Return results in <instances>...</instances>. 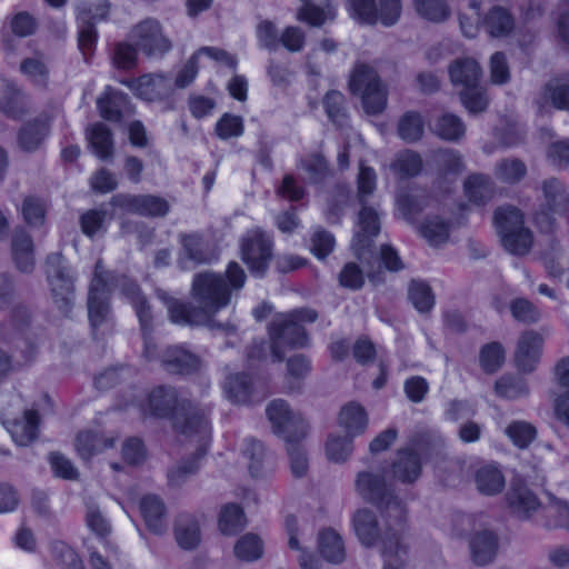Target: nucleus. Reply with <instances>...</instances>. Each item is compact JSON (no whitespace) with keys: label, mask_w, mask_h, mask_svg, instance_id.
<instances>
[{"label":"nucleus","mask_w":569,"mask_h":569,"mask_svg":"<svg viewBox=\"0 0 569 569\" xmlns=\"http://www.w3.org/2000/svg\"><path fill=\"white\" fill-rule=\"evenodd\" d=\"M39 415L34 410H27L21 419L8 426V430L18 446H28L38 437Z\"/></svg>","instance_id":"29"},{"label":"nucleus","mask_w":569,"mask_h":569,"mask_svg":"<svg viewBox=\"0 0 569 569\" xmlns=\"http://www.w3.org/2000/svg\"><path fill=\"white\" fill-rule=\"evenodd\" d=\"M496 392L507 399H518L528 395V386L520 377L503 376L495 386Z\"/></svg>","instance_id":"54"},{"label":"nucleus","mask_w":569,"mask_h":569,"mask_svg":"<svg viewBox=\"0 0 569 569\" xmlns=\"http://www.w3.org/2000/svg\"><path fill=\"white\" fill-rule=\"evenodd\" d=\"M543 339L536 331L527 330L518 339L515 351L516 366L523 372L535 370L542 351Z\"/></svg>","instance_id":"17"},{"label":"nucleus","mask_w":569,"mask_h":569,"mask_svg":"<svg viewBox=\"0 0 569 569\" xmlns=\"http://www.w3.org/2000/svg\"><path fill=\"white\" fill-rule=\"evenodd\" d=\"M351 17L360 23L373 26L378 22V9L375 0H351Z\"/></svg>","instance_id":"61"},{"label":"nucleus","mask_w":569,"mask_h":569,"mask_svg":"<svg viewBox=\"0 0 569 569\" xmlns=\"http://www.w3.org/2000/svg\"><path fill=\"white\" fill-rule=\"evenodd\" d=\"M536 103L540 110L552 106L569 111V83L559 78L549 80L539 93Z\"/></svg>","instance_id":"25"},{"label":"nucleus","mask_w":569,"mask_h":569,"mask_svg":"<svg viewBox=\"0 0 569 569\" xmlns=\"http://www.w3.org/2000/svg\"><path fill=\"white\" fill-rule=\"evenodd\" d=\"M107 212L103 210H88L80 218V224L82 232L92 238L99 232H104V221Z\"/></svg>","instance_id":"63"},{"label":"nucleus","mask_w":569,"mask_h":569,"mask_svg":"<svg viewBox=\"0 0 569 569\" xmlns=\"http://www.w3.org/2000/svg\"><path fill=\"white\" fill-rule=\"evenodd\" d=\"M351 248L358 260L367 267L370 276L372 261L377 259L373 251V238L380 232V217L373 207L361 203Z\"/></svg>","instance_id":"8"},{"label":"nucleus","mask_w":569,"mask_h":569,"mask_svg":"<svg viewBox=\"0 0 569 569\" xmlns=\"http://www.w3.org/2000/svg\"><path fill=\"white\" fill-rule=\"evenodd\" d=\"M273 431L287 442L300 441L307 436L308 422L298 411H292L282 399H276L266 409Z\"/></svg>","instance_id":"10"},{"label":"nucleus","mask_w":569,"mask_h":569,"mask_svg":"<svg viewBox=\"0 0 569 569\" xmlns=\"http://www.w3.org/2000/svg\"><path fill=\"white\" fill-rule=\"evenodd\" d=\"M148 406L152 416L170 419L173 429L181 436L198 435L206 440L211 432L208 419L210 408L183 397L173 387L154 388L149 393Z\"/></svg>","instance_id":"3"},{"label":"nucleus","mask_w":569,"mask_h":569,"mask_svg":"<svg viewBox=\"0 0 569 569\" xmlns=\"http://www.w3.org/2000/svg\"><path fill=\"white\" fill-rule=\"evenodd\" d=\"M174 532L178 545L183 549H193L200 542L199 523L191 516H180Z\"/></svg>","instance_id":"40"},{"label":"nucleus","mask_w":569,"mask_h":569,"mask_svg":"<svg viewBox=\"0 0 569 569\" xmlns=\"http://www.w3.org/2000/svg\"><path fill=\"white\" fill-rule=\"evenodd\" d=\"M131 38L148 57H162L172 49L171 40L163 33L158 20L146 19L134 26Z\"/></svg>","instance_id":"13"},{"label":"nucleus","mask_w":569,"mask_h":569,"mask_svg":"<svg viewBox=\"0 0 569 569\" xmlns=\"http://www.w3.org/2000/svg\"><path fill=\"white\" fill-rule=\"evenodd\" d=\"M263 543L259 536L247 533L234 546V555L243 561H253L261 557Z\"/></svg>","instance_id":"50"},{"label":"nucleus","mask_w":569,"mask_h":569,"mask_svg":"<svg viewBox=\"0 0 569 569\" xmlns=\"http://www.w3.org/2000/svg\"><path fill=\"white\" fill-rule=\"evenodd\" d=\"M188 438L197 442V450L190 459L182 460L180 463L169 470L168 480L172 487L181 486L190 476L198 471L199 460L204 457L207 447L210 441V435L206 440L200 439L198 435H193L192 437Z\"/></svg>","instance_id":"18"},{"label":"nucleus","mask_w":569,"mask_h":569,"mask_svg":"<svg viewBox=\"0 0 569 569\" xmlns=\"http://www.w3.org/2000/svg\"><path fill=\"white\" fill-rule=\"evenodd\" d=\"M110 204L127 212L143 217H164L170 209L164 198L154 194L118 193L110 200Z\"/></svg>","instance_id":"14"},{"label":"nucleus","mask_w":569,"mask_h":569,"mask_svg":"<svg viewBox=\"0 0 569 569\" xmlns=\"http://www.w3.org/2000/svg\"><path fill=\"white\" fill-rule=\"evenodd\" d=\"M87 138L94 154L107 160L113 156V138L110 129L102 122L92 124L87 130Z\"/></svg>","instance_id":"32"},{"label":"nucleus","mask_w":569,"mask_h":569,"mask_svg":"<svg viewBox=\"0 0 569 569\" xmlns=\"http://www.w3.org/2000/svg\"><path fill=\"white\" fill-rule=\"evenodd\" d=\"M318 550L330 563L339 565L346 559V549L341 536L333 529L322 530L318 537Z\"/></svg>","instance_id":"31"},{"label":"nucleus","mask_w":569,"mask_h":569,"mask_svg":"<svg viewBox=\"0 0 569 569\" xmlns=\"http://www.w3.org/2000/svg\"><path fill=\"white\" fill-rule=\"evenodd\" d=\"M303 4L297 11V20L311 27H321L332 21L336 11L330 0H300Z\"/></svg>","instance_id":"19"},{"label":"nucleus","mask_w":569,"mask_h":569,"mask_svg":"<svg viewBox=\"0 0 569 569\" xmlns=\"http://www.w3.org/2000/svg\"><path fill=\"white\" fill-rule=\"evenodd\" d=\"M353 445L352 439L345 436L332 435L328 438L326 443V453L330 461L343 462L352 453Z\"/></svg>","instance_id":"53"},{"label":"nucleus","mask_w":569,"mask_h":569,"mask_svg":"<svg viewBox=\"0 0 569 569\" xmlns=\"http://www.w3.org/2000/svg\"><path fill=\"white\" fill-rule=\"evenodd\" d=\"M435 132L445 140L458 141L463 137L466 127L460 118L451 113H446L436 122Z\"/></svg>","instance_id":"48"},{"label":"nucleus","mask_w":569,"mask_h":569,"mask_svg":"<svg viewBox=\"0 0 569 569\" xmlns=\"http://www.w3.org/2000/svg\"><path fill=\"white\" fill-rule=\"evenodd\" d=\"M46 274L54 303L67 315L74 301V284L73 277L60 253L48 256Z\"/></svg>","instance_id":"9"},{"label":"nucleus","mask_w":569,"mask_h":569,"mask_svg":"<svg viewBox=\"0 0 569 569\" xmlns=\"http://www.w3.org/2000/svg\"><path fill=\"white\" fill-rule=\"evenodd\" d=\"M416 12L432 22H442L450 16V9L443 0H413Z\"/></svg>","instance_id":"47"},{"label":"nucleus","mask_w":569,"mask_h":569,"mask_svg":"<svg viewBox=\"0 0 569 569\" xmlns=\"http://www.w3.org/2000/svg\"><path fill=\"white\" fill-rule=\"evenodd\" d=\"M421 168V157L411 150L400 152L391 164V169L401 178L416 176Z\"/></svg>","instance_id":"51"},{"label":"nucleus","mask_w":569,"mask_h":569,"mask_svg":"<svg viewBox=\"0 0 569 569\" xmlns=\"http://www.w3.org/2000/svg\"><path fill=\"white\" fill-rule=\"evenodd\" d=\"M112 446L113 439H103L100 435L92 431L80 432L76 439L78 455L84 460Z\"/></svg>","instance_id":"41"},{"label":"nucleus","mask_w":569,"mask_h":569,"mask_svg":"<svg viewBox=\"0 0 569 569\" xmlns=\"http://www.w3.org/2000/svg\"><path fill=\"white\" fill-rule=\"evenodd\" d=\"M243 130V120L240 116L224 113L216 123V133L222 140L240 137Z\"/></svg>","instance_id":"59"},{"label":"nucleus","mask_w":569,"mask_h":569,"mask_svg":"<svg viewBox=\"0 0 569 569\" xmlns=\"http://www.w3.org/2000/svg\"><path fill=\"white\" fill-rule=\"evenodd\" d=\"M542 192L548 210L556 214L569 211V191L565 183L557 178H549L542 182Z\"/></svg>","instance_id":"28"},{"label":"nucleus","mask_w":569,"mask_h":569,"mask_svg":"<svg viewBox=\"0 0 569 569\" xmlns=\"http://www.w3.org/2000/svg\"><path fill=\"white\" fill-rule=\"evenodd\" d=\"M241 252L250 271L262 277L272 258V240L260 229L251 230L242 240Z\"/></svg>","instance_id":"12"},{"label":"nucleus","mask_w":569,"mask_h":569,"mask_svg":"<svg viewBox=\"0 0 569 569\" xmlns=\"http://www.w3.org/2000/svg\"><path fill=\"white\" fill-rule=\"evenodd\" d=\"M223 391L230 401L234 403H247L252 392L251 379L244 373L230 375L223 383Z\"/></svg>","instance_id":"38"},{"label":"nucleus","mask_w":569,"mask_h":569,"mask_svg":"<svg viewBox=\"0 0 569 569\" xmlns=\"http://www.w3.org/2000/svg\"><path fill=\"white\" fill-rule=\"evenodd\" d=\"M127 293L131 299V303L140 321L141 331L146 332V330H151L152 316L150 306L148 305L146 298L140 293L139 287L134 283H130Z\"/></svg>","instance_id":"55"},{"label":"nucleus","mask_w":569,"mask_h":569,"mask_svg":"<svg viewBox=\"0 0 569 569\" xmlns=\"http://www.w3.org/2000/svg\"><path fill=\"white\" fill-rule=\"evenodd\" d=\"M299 166L307 173L308 180L312 183L322 181L328 174L327 161L318 153L302 158Z\"/></svg>","instance_id":"58"},{"label":"nucleus","mask_w":569,"mask_h":569,"mask_svg":"<svg viewBox=\"0 0 569 569\" xmlns=\"http://www.w3.org/2000/svg\"><path fill=\"white\" fill-rule=\"evenodd\" d=\"M505 361V349L499 342H490L481 348L480 366L487 373L496 372Z\"/></svg>","instance_id":"56"},{"label":"nucleus","mask_w":569,"mask_h":569,"mask_svg":"<svg viewBox=\"0 0 569 569\" xmlns=\"http://www.w3.org/2000/svg\"><path fill=\"white\" fill-rule=\"evenodd\" d=\"M449 74L453 84H460L467 88L478 84L481 69L479 63L473 59H457L449 67Z\"/></svg>","instance_id":"33"},{"label":"nucleus","mask_w":569,"mask_h":569,"mask_svg":"<svg viewBox=\"0 0 569 569\" xmlns=\"http://www.w3.org/2000/svg\"><path fill=\"white\" fill-rule=\"evenodd\" d=\"M476 483L481 493L492 496L503 489L505 477L498 467L486 465L477 470Z\"/></svg>","instance_id":"39"},{"label":"nucleus","mask_w":569,"mask_h":569,"mask_svg":"<svg viewBox=\"0 0 569 569\" xmlns=\"http://www.w3.org/2000/svg\"><path fill=\"white\" fill-rule=\"evenodd\" d=\"M162 368L172 375H192L201 370L199 356L181 346L168 347L160 357Z\"/></svg>","instance_id":"15"},{"label":"nucleus","mask_w":569,"mask_h":569,"mask_svg":"<svg viewBox=\"0 0 569 569\" xmlns=\"http://www.w3.org/2000/svg\"><path fill=\"white\" fill-rule=\"evenodd\" d=\"M421 468V460L417 452L411 449H401L392 462L391 472L395 479L403 483H412L420 477Z\"/></svg>","instance_id":"21"},{"label":"nucleus","mask_w":569,"mask_h":569,"mask_svg":"<svg viewBox=\"0 0 569 569\" xmlns=\"http://www.w3.org/2000/svg\"><path fill=\"white\" fill-rule=\"evenodd\" d=\"M270 348L274 361H282L284 358V347L305 348L309 343V338L302 325L282 315L274 319L269 328Z\"/></svg>","instance_id":"11"},{"label":"nucleus","mask_w":569,"mask_h":569,"mask_svg":"<svg viewBox=\"0 0 569 569\" xmlns=\"http://www.w3.org/2000/svg\"><path fill=\"white\" fill-rule=\"evenodd\" d=\"M408 297L419 312H428L435 305L431 288L422 281H412L409 286Z\"/></svg>","instance_id":"52"},{"label":"nucleus","mask_w":569,"mask_h":569,"mask_svg":"<svg viewBox=\"0 0 569 569\" xmlns=\"http://www.w3.org/2000/svg\"><path fill=\"white\" fill-rule=\"evenodd\" d=\"M527 173L526 164L517 158H506L496 163L495 176L505 183H517Z\"/></svg>","instance_id":"45"},{"label":"nucleus","mask_w":569,"mask_h":569,"mask_svg":"<svg viewBox=\"0 0 569 569\" xmlns=\"http://www.w3.org/2000/svg\"><path fill=\"white\" fill-rule=\"evenodd\" d=\"M465 193L475 204L483 206L493 197V184L487 176L471 174L465 181Z\"/></svg>","instance_id":"35"},{"label":"nucleus","mask_w":569,"mask_h":569,"mask_svg":"<svg viewBox=\"0 0 569 569\" xmlns=\"http://www.w3.org/2000/svg\"><path fill=\"white\" fill-rule=\"evenodd\" d=\"M485 28L491 37H505L515 27L512 14L503 7H493L485 18Z\"/></svg>","instance_id":"36"},{"label":"nucleus","mask_w":569,"mask_h":569,"mask_svg":"<svg viewBox=\"0 0 569 569\" xmlns=\"http://www.w3.org/2000/svg\"><path fill=\"white\" fill-rule=\"evenodd\" d=\"M50 132V119L48 117L37 118L27 122L19 131V147L27 151L38 150Z\"/></svg>","instance_id":"23"},{"label":"nucleus","mask_w":569,"mask_h":569,"mask_svg":"<svg viewBox=\"0 0 569 569\" xmlns=\"http://www.w3.org/2000/svg\"><path fill=\"white\" fill-rule=\"evenodd\" d=\"M507 503L510 512L520 520L530 519L541 507L536 493L520 481L511 483Z\"/></svg>","instance_id":"16"},{"label":"nucleus","mask_w":569,"mask_h":569,"mask_svg":"<svg viewBox=\"0 0 569 569\" xmlns=\"http://www.w3.org/2000/svg\"><path fill=\"white\" fill-rule=\"evenodd\" d=\"M338 422L346 431V436L353 439L366 431L369 418L366 409L360 403L351 401L340 409Z\"/></svg>","instance_id":"20"},{"label":"nucleus","mask_w":569,"mask_h":569,"mask_svg":"<svg viewBox=\"0 0 569 569\" xmlns=\"http://www.w3.org/2000/svg\"><path fill=\"white\" fill-rule=\"evenodd\" d=\"M493 221L507 251L518 256L529 252L533 242L532 232L523 226V217L517 208L511 206L498 208L495 211Z\"/></svg>","instance_id":"6"},{"label":"nucleus","mask_w":569,"mask_h":569,"mask_svg":"<svg viewBox=\"0 0 569 569\" xmlns=\"http://www.w3.org/2000/svg\"><path fill=\"white\" fill-rule=\"evenodd\" d=\"M419 231L431 246H440L449 238V223L438 216L428 217Z\"/></svg>","instance_id":"44"},{"label":"nucleus","mask_w":569,"mask_h":569,"mask_svg":"<svg viewBox=\"0 0 569 569\" xmlns=\"http://www.w3.org/2000/svg\"><path fill=\"white\" fill-rule=\"evenodd\" d=\"M110 3L108 0H99L96 3L80 1L76 6L79 24H96L107 18Z\"/></svg>","instance_id":"43"},{"label":"nucleus","mask_w":569,"mask_h":569,"mask_svg":"<svg viewBox=\"0 0 569 569\" xmlns=\"http://www.w3.org/2000/svg\"><path fill=\"white\" fill-rule=\"evenodd\" d=\"M435 160L445 173L458 174L465 169L461 154L453 149H442L437 151Z\"/></svg>","instance_id":"62"},{"label":"nucleus","mask_w":569,"mask_h":569,"mask_svg":"<svg viewBox=\"0 0 569 569\" xmlns=\"http://www.w3.org/2000/svg\"><path fill=\"white\" fill-rule=\"evenodd\" d=\"M140 511L148 528L154 533H162L166 529V511L162 501L153 495L144 496L140 501Z\"/></svg>","instance_id":"34"},{"label":"nucleus","mask_w":569,"mask_h":569,"mask_svg":"<svg viewBox=\"0 0 569 569\" xmlns=\"http://www.w3.org/2000/svg\"><path fill=\"white\" fill-rule=\"evenodd\" d=\"M246 526L242 509L236 503L226 505L220 512L219 529L226 536H233Z\"/></svg>","instance_id":"42"},{"label":"nucleus","mask_w":569,"mask_h":569,"mask_svg":"<svg viewBox=\"0 0 569 569\" xmlns=\"http://www.w3.org/2000/svg\"><path fill=\"white\" fill-rule=\"evenodd\" d=\"M243 453L249 459L248 468L252 477H260L273 467L271 458L267 456L260 441L254 439L247 440Z\"/></svg>","instance_id":"37"},{"label":"nucleus","mask_w":569,"mask_h":569,"mask_svg":"<svg viewBox=\"0 0 569 569\" xmlns=\"http://www.w3.org/2000/svg\"><path fill=\"white\" fill-rule=\"evenodd\" d=\"M355 489L362 500L377 506L387 519L395 517L397 523L407 519L406 506L390 490L383 472L370 470L358 472L355 479Z\"/></svg>","instance_id":"4"},{"label":"nucleus","mask_w":569,"mask_h":569,"mask_svg":"<svg viewBox=\"0 0 569 569\" xmlns=\"http://www.w3.org/2000/svg\"><path fill=\"white\" fill-rule=\"evenodd\" d=\"M100 116L109 121H120L123 113L130 111L129 98L126 93L107 90L97 101Z\"/></svg>","instance_id":"30"},{"label":"nucleus","mask_w":569,"mask_h":569,"mask_svg":"<svg viewBox=\"0 0 569 569\" xmlns=\"http://www.w3.org/2000/svg\"><path fill=\"white\" fill-rule=\"evenodd\" d=\"M257 39L259 46L269 51H274L279 47V33L276 24L272 21L263 20L257 26Z\"/></svg>","instance_id":"64"},{"label":"nucleus","mask_w":569,"mask_h":569,"mask_svg":"<svg viewBox=\"0 0 569 569\" xmlns=\"http://www.w3.org/2000/svg\"><path fill=\"white\" fill-rule=\"evenodd\" d=\"M323 108L328 118L337 126L343 127L347 123V112L345 107V97L337 90L327 92L323 98Z\"/></svg>","instance_id":"49"},{"label":"nucleus","mask_w":569,"mask_h":569,"mask_svg":"<svg viewBox=\"0 0 569 569\" xmlns=\"http://www.w3.org/2000/svg\"><path fill=\"white\" fill-rule=\"evenodd\" d=\"M381 516L385 521L383 528L375 511L369 508L358 509L352 516L353 531L363 547H379L381 569H405L410 549L405 537L406 519L397 523L395 517L387 519Z\"/></svg>","instance_id":"2"},{"label":"nucleus","mask_w":569,"mask_h":569,"mask_svg":"<svg viewBox=\"0 0 569 569\" xmlns=\"http://www.w3.org/2000/svg\"><path fill=\"white\" fill-rule=\"evenodd\" d=\"M398 134L408 143L418 141L423 134V122L421 116L415 111L406 112L399 119Z\"/></svg>","instance_id":"46"},{"label":"nucleus","mask_w":569,"mask_h":569,"mask_svg":"<svg viewBox=\"0 0 569 569\" xmlns=\"http://www.w3.org/2000/svg\"><path fill=\"white\" fill-rule=\"evenodd\" d=\"M228 283L220 273H197L192 281L191 295L198 306L180 301L162 289L157 297L168 309L170 320L183 326H213L212 316L230 302L231 289L243 287L246 273L237 262H230L226 271Z\"/></svg>","instance_id":"1"},{"label":"nucleus","mask_w":569,"mask_h":569,"mask_svg":"<svg viewBox=\"0 0 569 569\" xmlns=\"http://www.w3.org/2000/svg\"><path fill=\"white\" fill-rule=\"evenodd\" d=\"M11 253L16 267L29 273L34 268L33 242L23 229H16L11 240Z\"/></svg>","instance_id":"24"},{"label":"nucleus","mask_w":569,"mask_h":569,"mask_svg":"<svg viewBox=\"0 0 569 569\" xmlns=\"http://www.w3.org/2000/svg\"><path fill=\"white\" fill-rule=\"evenodd\" d=\"M110 290L109 274L103 271L102 262L98 261L88 296V317L94 333L103 335L112 328L108 303Z\"/></svg>","instance_id":"7"},{"label":"nucleus","mask_w":569,"mask_h":569,"mask_svg":"<svg viewBox=\"0 0 569 569\" xmlns=\"http://www.w3.org/2000/svg\"><path fill=\"white\" fill-rule=\"evenodd\" d=\"M349 89L360 94L363 109L368 114H379L387 107L388 91L373 67L358 62L349 79Z\"/></svg>","instance_id":"5"},{"label":"nucleus","mask_w":569,"mask_h":569,"mask_svg":"<svg viewBox=\"0 0 569 569\" xmlns=\"http://www.w3.org/2000/svg\"><path fill=\"white\" fill-rule=\"evenodd\" d=\"M506 433L519 448L528 447L536 438L535 427L525 421H515L510 423L506 429Z\"/></svg>","instance_id":"60"},{"label":"nucleus","mask_w":569,"mask_h":569,"mask_svg":"<svg viewBox=\"0 0 569 569\" xmlns=\"http://www.w3.org/2000/svg\"><path fill=\"white\" fill-rule=\"evenodd\" d=\"M498 550V537L489 530L477 532L470 540L472 561L478 566L488 565Z\"/></svg>","instance_id":"27"},{"label":"nucleus","mask_w":569,"mask_h":569,"mask_svg":"<svg viewBox=\"0 0 569 569\" xmlns=\"http://www.w3.org/2000/svg\"><path fill=\"white\" fill-rule=\"evenodd\" d=\"M20 70L34 83L40 86L46 84L48 79V68L42 54L36 53L33 57L22 60Z\"/></svg>","instance_id":"57"},{"label":"nucleus","mask_w":569,"mask_h":569,"mask_svg":"<svg viewBox=\"0 0 569 569\" xmlns=\"http://www.w3.org/2000/svg\"><path fill=\"white\" fill-rule=\"evenodd\" d=\"M129 87L141 99L153 101L168 94L170 81L162 74H143L130 81Z\"/></svg>","instance_id":"22"},{"label":"nucleus","mask_w":569,"mask_h":569,"mask_svg":"<svg viewBox=\"0 0 569 569\" xmlns=\"http://www.w3.org/2000/svg\"><path fill=\"white\" fill-rule=\"evenodd\" d=\"M182 249L179 254L178 263L182 270L193 269L196 266L206 263L209 254L206 250V243L197 234L182 237Z\"/></svg>","instance_id":"26"}]
</instances>
